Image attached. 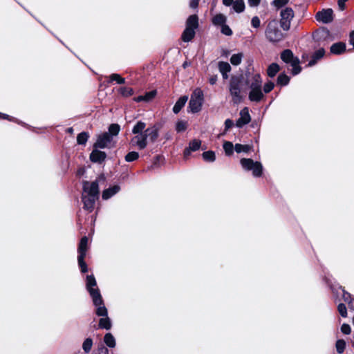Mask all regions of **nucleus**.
<instances>
[{"mask_svg": "<svg viewBox=\"0 0 354 354\" xmlns=\"http://www.w3.org/2000/svg\"><path fill=\"white\" fill-rule=\"evenodd\" d=\"M139 154L138 152L136 151H131L128 153L125 156V160L127 162H132L133 160H136L138 158Z\"/></svg>", "mask_w": 354, "mask_h": 354, "instance_id": "c03bdc74", "label": "nucleus"}, {"mask_svg": "<svg viewBox=\"0 0 354 354\" xmlns=\"http://www.w3.org/2000/svg\"><path fill=\"white\" fill-rule=\"evenodd\" d=\"M290 78L285 74H280L277 77V84L285 86L288 84Z\"/></svg>", "mask_w": 354, "mask_h": 354, "instance_id": "4c0bfd02", "label": "nucleus"}, {"mask_svg": "<svg viewBox=\"0 0 354 354\" xmlns=\"http://www.w3.org/2000/svg\"><path fill=\"white\" fill-rule=\"evenodd\" d=\"M281 58L283 62L288 63L295 57L293 56L292 52L290 50H285L281 53Z\"/></svg>", "mask_w": 354, "mask_h": 354, "instance_id": "2f4dec72", "label": "nucleus"}, {"mask_svg": "<svg viewBox=\"0 0 354 354\" xmlns=\"http://www.w3.org/2000/svg\"><path fill=\"white\" fill-rule=\"evenodd\" d=\"M223 149L227 156H230L233 153L234 147L232 142L226 141L223 143Z\"/></svg>", "mask_w": 354, "mask_h": 354, "instance_id": "473e14b6", "label": "nucleus"}, {"mask_svg": "<svg viewBox=\"0 0 354 354\" xmlns=\"http://www.w3.org/2000/svg\"><path fill=\"white\" fill-rule=\"evenodd\" d=\"M218 68L220 73L222 74L223 78L225 80L227 79V73H229L231 71L230 65L225 62H219L218 64Z\"/></svg>", "mask_w": 354, "mask_h": 354, "instance_id": "dca6fc26", "label": "nucleus"}, {"mask_svg": "<svg viewBox=\"0 0 354 354\" xmlns=\"http://www.w3.org/2000/svg\"><path fill=\"white\" fill-rule=\"evenodd\" d=\"M104 341L109 347L113 348L115 346V339L111 333H106L104 335Z\"/></svg>", "mask_w": 354, "mask_h": 354, "instance_id": "cd10ccee", "label": "nucleus"}, {"mask_svg": "<svg viewBox=\"0 0 354 354\" xmlns=\"http://www.w3.org/2000/svg\"><path fill=\"white\" fill-rule=\"evenodd\" d=\"M199 0H191L189 6L192 8H196L198 5Z\"/></svg>", "mask_w": 354, "mask_h": 354, "instance_id": "bf43d9fd", "label": "nucleus"}, {"mask_svg": "<svg viewBox=\"0 0 354 354\" xmlns=\"http://www.w3.org/2000/svg\"><path fill=\"white\" fill-rule=\"evenodd\" d=\"M105 158L106 153L97 149H94L90 154V159L93 162H101Z\"/></svg>", "mask_w": 354, "mask_h": 354, "instance_id": "2eb2a0df", "label": "nucleus"}, {"mask_svg": "<svg viewBox=\"0 0 354 354\" xmlns=\"http://www.w3.org/2000/svg\"><path fill=\"white\" fill-rule=\"evenodd\" d=\"M146 124L142 121L138 122L132 129V133L136 134L131 139V144L139 149H144L148 142H154L159 136V127L152 125L145 129Z\"/></svg>", "mask_w": 354, "mask_h": 354, "instance_id": "f257e3e1", "label": "nucleus"}, {"mask_svg": "<svg viewBox=\"0 0 354 354\" xmlns=\"http://www.w3.org/2000/svg\"><path fill=\"white\" fill-rule=\"evenodd\" d=\"M188 97L185 95L180 97L173 107L174 113H178L181 110V109L185 106Z\"/></svg>", "mask_w": 354, "mask_h": 354, "instance_id": "412c9836", "label": "nucleus"}, {"mask_svg": "<svg viewBox=\"0 0 354 354\" xmlns=\"http://www.w3.org/2000/svg\"><path fill=\"white\" fill-rule=\"evenodd\" d=\"M109 79L111 81H115L118 84H124L125 80L122 78L119 74L113 73L109 76Z\"/></svg>", "mask_w": 354, "mask_h": 354, "instance_id": "79ce46f5", "label": "nucleus"}, {"mask_svg": "<svg viewBox=\"0 0 354 354\" xmlns=\"http://www.w3.org/2000/svg\"><path fill=\"white\" fill-rule=\"evenodd\" d=\"M203 92L200 88H196L191 95L189 109L192 113H197L201 110L203 103Z\"/></svg>", "mask_w": 354, "mask_h": 354, "instance_id": "7ed1b4c3", "label": "nucleus"}, {"mask_svg": "<svg viewBox=\"0 0 354 354\" xmlns=\"http://www.w3.org/2000/svg\"><path fill=\"white\" fill-rule=\"evenodd\" d=\"M339 314L343 317H347V310L344 304H339L337 307Z\"/></svg>", "mask_w": 354, "mask_h": 354, "instance_id": "8fccbe9b", "label": "nucleus"}, {"mask_svg": "<svg viewBox=\"0 0 354 354\" xmlns=\"http://www.w3.org/2000/svg\"><path fill=\"white\" fill-rule=\"evenodd\" d=\"M325 54V50L324 48H320L315 52L313 55V59L309 62L308 66H311L314 65L317 60L323 57Z\"/></svg>", "mask_w": 354, "mask_h": 354, "instance_id": "c85d7f7f", "label": "nucleus"}, {"mask_svg": "<svg viewBox=\"0 0 354 354\" xmlns=\"http://www.w3.org/2000/svg\"><path fill=\"white\" fill-rule=\"evenodd\" d=\"M88 292L93 299V302L95 306L102 304L103 300L100 292V290L97 288H96L95 290H90Z\"/></svg>", "mask_w": 354, "mask_h": 354, "instance_id": "a211bd4d", "label": "nucleus"}, {"mask_svg": "<svg viewBox=\"0 0 354 354\" xmlns=\"http://www.w3.org/2000/svg\"><path fill=\"white\" fill-rule=\"evenodd\" d=\"M232 125H233L232 120H231L230 119H227L225 120V130H227L228 129L232 127Z\"/></svg>", "mask_w": 354, "mask_h": 354, "instance_id": "6e6d98bb", "label": "nucleus"}, {"mask_svg": "<svg viewBox=\"0 0 354 354\" xmlns=\"http://www.w3.org/2000/svg\"><path fill=\"white\" fill-rule=\"evenodd\" d=\"M288 0H274L272 5L277 8H283L284 6L288 3Z\"/></svg>", "mask_w": 354, "mask_h": 354, "instance_id": "49530a36", "label": "nucleus"}, {"mask_svg": "<svg viewBox=\"0 0 354 354\" xmlns=\"http://www.w3.org/2000/svg\"><path fill=\"white\" fill-rule=\"evenodd\" d=\"M87 244L88 238L86 236H84L82 238L78 248V263L82 272H87V266L84 261L87 251Z\"/></svg>", "mask_w": 354, "mask_h": 354, "instance_id": "423d86ee", "label": "nucleus"}, {"mask_svg": "<svg viewBox=\"0 0 354 354\" xmlns=\"http://www.w3.org/2000/svg\"><path fill=\"white\" fill-rule=\"evenodd\" d=\"M243 57V54L242 53L234 54L230 58V62L234 66H238L241 63Z\"/></svg>", "mask_w": 354, "mask_h": 354, "instance_id": "7c9ffc66", "label": "nucleus"}, {"mask_svg": "<svg viewBox=\"0 0 354 354\" xmlns=\"http://www.w3.org/2000/svg\"><path fill=\"white\" fill-rule=\"evenodd\" d=\"M99 326L101 328L109 330L111 328V322L107 316L101 318L99 321Z\"/></svg>", "mask_w": 354, "mask_h": 354, "instance_id": "bb28decb", "label": "nucleus"}, {"mask_svg": "<svg viewBox=\"0 0 354 354\" xmlns=\"http://www.w3.org/2000/svg\"><path fill=\"white\" fill-rule=\"evenodd\" d=\"M198 27V18L197 15H192L188 17L186 21V28L195 30Z\"/></svg>", "mask_w": 354, "mask_h": 354, "instance_id": "f3484780", "label": "nucleus"}, {"mask_svg": "<svg viewBox=\"0 0 354 354\" xmlns=\"http://www.w3.org/2000/svg\"><path fill=\"white\" fill-rule=\"evenodd\" d=\"M250 100L252 102H259L263 97L261 88H252L248 96Z\"/></svg>", "mask_w": 354, "mask_h": 354, "instance_id": "4468645a", "label": "nucleus"}, {"mask_svg": "<svg viewBox=\"0 0 354 354\" xmlns=\"http://www.w3.org/2000/svg\"><path fill=\"white\" fill-rule=\"evenodd\" d=\"M232 3H233V0H223V3L226 6H229L232 5Z\"/></svg>", "mask_w": 354, "mask_h": 354, "instance_id": "0e129e2a", "label": "nucleus"}, {"mask_svg": "<svg viewBox=\"0 0 354 354\" xmlns=\"http://www.w3.org/2000/svg\"><path fill=\"white\" fill-rule=\"evenodd\" d=\"M230 93L234 103H239L242 100L239 80L237 78H232L230 83Z\"/></svg>", "mask_w": 354, "mask_h": 354, "instance_id": "0eeeda50", "label": "nucleus"}, {"mask_svg": "<svg viewBox=\"0 0 354 354\" xmlns=\"http://www.w3.org/2000/svg\"><path fill=\"white\" fill-rule=\"evenodd\" d=\"M317 21L322 24H329L333 21V11L330 8L323 9L315 15Z\"/></svg>", "mask_w": 354, "mask_h": 354, "instance_id": "6e6552de", "label": "nucleus"}, {"mask_svg": "<svg viewBox=\"0 0 354 354\" xmlns=\"http://www.w3.org/2000/svg\"><path fill=\"white\" fill-rule=\"evenodd\" d=\"M156 95V91H151L150 92L147 93L145 95H144V101L147 102H150L155 97Z\"/></svg>", "mask_w": 354, "mask_h": 354, "instance_id": "09e8293b", "label": "nucleus"}, {"mask_svg": "<svg viewBox=\"0 0 354 354\" xmlns=\"http://www.w3.org/2000/svg\"><path fill=\"white\" fill-rule=\"evenodd\" d=\"M112 137L108 133H104L98 136L96 142L94 145L95 148H105L109 147L111 143Z\"/></svg>", "mask_w": 354, "mask_h": 354, "instance_id": "9d476101", "label": "nucleus"}, {"mask_svg": "<svg viewBox=\"0 0 354 354\" xmlns=\"http://www.w3.org/2000/svg\"><path fill=\"white\" fill-rule=\"evenodd\" d=\"M347 0H339L338 1V5L340 7L341 9H344V3Z\"/></svg>", "mask_w": 354, "mask_h": 354, "instance_id": "69168bd1", "label": "nucleus"}, {"mask_svg": "<svg viewBox=\"0 0 354 354\" xmlns=\"http://www.w3.org/2000/svg\"><path fill=\"white\" fill-rule=\"evenodd\" d=\"M233 9L236 12H241L245 9V3L243 0H236L232 3Z\"/></svg>", "mask_w": 354, "mask_h": 354, "instance_id": "c756f323", "label": "nucleus"}, {"mask_svg": "<svg viewBox=\"0 0 354 354\" xmlns=\"http://www.w3.org/2000/svg\"><path fill=\"white\" fill-rule=\"evenodd\" d=\"M299 61L297 58H293L291 61H290L288 63L291 64L292 67L295 66L299 64Z\"/></svg>", "mask_w": 354, "mask_h": 354, "instance_id": "052dcab7", "label": "nucleus"}, {"mask_svg": "<svg viewBox=\"0 0 354 354\" xmlns=\"http://www.w3.org/2000/svg\"><path fill=\"white\" fill-rule=\"evenodd\" d=\"M227 20L226 17L223 14H217L212 19V24L214 26H223L225 24Z\"/></svg>", "mask_w": 354, "mask_h": 354, "instance_id": "4be33fe9", "label": "nucleus"}, {"mask_svg": "<svg viewBox=\"0 0 354 354\" xmlns=\"http://www.w3.org/2000/svg\"><path fill=\"white\" fill-rule=\"evenodd\" d=\"M348 304L351 308L354 309V299H351Z\"/></svg>", "mask_w": 354, "mask_h": 354, "instance_id": "338daca9", "label": "nucleus"}, {"mask_svg": "<svg viewBox=\"0 0 354 354\" xmlns=\"http://www.w3.org/2000/svg\"><path fill=\"white\" fill-rule=\"evenodd\" d=\"M93 346V341L91 338H87L84 340L82 344V348L85 353H88L91 351Z\"/></svg>", "mask_w": 354, "mask_h": 354, "instance_id": "c9c22d12", "label": "nucleus"}, {"mask_svg": "<svg viewBox=\"0 0 354 354\" xmlns=\"http://www.w3.org/2000/svg\"><path fill=\"white\" fill-rule=\"evenodd\" d=\"M279 66L277 64L272 63L268 66L267 74L269 77H273L279 71Z\"/></svg>", "mask_w": 354, "mask_h": 354, "instance_id": "393cba45", "label": "nucleus"}, {"mask_svg": "<svg viewBox=\"0 0 354 354\" xmlns=\"http://www.w3.org/2000/svg\"><path fill=\"white\" fill-rule=\"evenodd\" d=\"M295 16L293 10L289 7H285L280 11V25L283 30L287 31L290 28L291 21Z\"/></svg>", "mask_w": 354, "mask_h": 354, "instance_id": "39448f33", "label": "nucleus"}, {"mask_svg": "<svg viewBox=\"0 0 354 354\" xmlns=\"http://www.w3.org/2000/svg\"><path fill=\"white\" fill-rule=\"evenodd\" d=\"M221 32L225 35H227V36H230L232 35V30H231V28L227 26L225 24L223 26H221Z\"/></svg>", "mask_w": 354, "mask_h": 354, "instance_id": "de8ad7c7", "label": "nucleus"}, {"mask_svg": "<svg viewBox=\"0 0 354 354\" xmlns=\"http://www.w3.org/2000/svg\"><path fill=\"white\" fill-rule=\"evenodd\" d=\"M209 83L211 84H214L217 81V77L216 76H212L209 78Z\"/></svg>", "mask_w": 354, "mask_h": 354, "instance_id": "e2e57ef3", "label": "nucleus"}, {"mask_svg": "<svg viewBox=\"0 0 354 354\" xmlns=\"http://www.w3.org/2000/svg\"><path fill=\"white\" fill-rule=\"evenodd\" d=\"M251 118L248 108H244L240 112V118L236 121V125L241 127L250 122Z\"/></svg>", "mask_w": 354, "mask_h": 354, "instance_id": "f8f14e48", "label": "nucleus"}, {"mask_svg": "<svg viewBox=\"0 0 354 354\" xmlns=\"http://www.w3.org/2000/svg\"><path fill=\"white\" fill-rule=\"evenodd\" d=\"M203 158L207 162H214L215 160V153L212 151H205L203 153Z\"/></svg>", "mask_w": 354, "mask_h": 354, "instance_id": "58836bf2", "label": "nucleus"}, {"mask_svg": "<svg viewBox=\"0 0 354 354\" xmlns=\"http://www.w3.org/2000/svg\"><path fill=\"white\" fill-rule=\"evenodd\" d=\"M242 167L247 171H252L254 176L259 177L262 174L263 167L261 162L250 158H242L240 160Z\"/></svg>", "mask_w": 354, "mask_h": 354, "instance_id": "20e7f679", "label": "nucleus"}, {"mask_svg": "<svg viewBox=\"0 0 354 354\" xmlns=\"http://www.w3.org/2000/svg\"><path fill=\"white\" fill-rule=\"evenodd\" d=\"M301 71V67L299 66V64L296 65L295 66L292 67V74L297 75Z\"/></svg>", "mask_w": 354, "mask_h": 354, "instance_id": "4d7b16f0", "label": "nucleus"}, {"mask_svg": "<svg viewBox=\"0 0 354 354\" xmlns=\"http://www.w3.org/2000/svg\"><path fill=\"white\" fill-rule=\"evenodd\" d=\"M88 138V134L86 132L80 133L77 135V142L79 145H84Z\"/></svg>", "mask_w": 354, "mask_h": 354, "instance_id": "e433bc0d", "label": "nucleus"}, {"mask_svg": "<svg viewBox=\"0 0 354 354\" xmlns=\"http://www.w3.org/2000/svg\"><path fill=\"white\" fill-rule=\"evenodd\" d=\"M341 331L344 334L348 335L351 333V329L348 324H343L341 326Z\"/></svg>", "mask_w": 354, "mask_h": 354, "instance_id": "864d4df0", "label": "nucleus"}, {"mask_svg": "<svg viewBox=\"0 0 354 354\" xmlns=\"http://www.w3.org/2000/svg\"><path fill=\"white\" fill-rule=\"evenodd\" d=\"M195 30L186 28L182 35L183 41L185 42L191 41L195 36Z\"/></svg>", "mask_w": 354, "mask_h": 354, "instance_id": "b1692460", "label": "nucleus"}, {"mask_svg": "<svg viewBox=\"0 0 354 354\" xmlns=\"http://www.w3.org/2000/svg\"><path fill=\"white\" fill-rule=\"evenodd\" d=\"M187 127V122L183 120L177 122L176 125V129L178 132H183L186 130Z\"/></svg>", "mask_w": 354, "mask_h": 354, "instance_id": "a19ab883", "label": "nucleus"}, {"mask_svg": "<svg viewBox=\"0 0 354 354\" xmlns=\"http://www.w3.org/2000/svg\"><path fill=\"white\" fill-rule=\"evenodd\" d=\"M97 307L96 314L98 316L105 317L108 315V312L106 308L104 306V303L102 304H99L98 306H95Z\"/></svg>", "mask_w": 354, "mask_h": 354, "instance_id": "f704fd0d", "label": "nucleus"}, {"mask_svg": "<svg viewBox=\"0 0 354 354\" xmlns=\"http://www.w3.org/2000/svg\"><path fill=\"white\" fill-rule=\"evenodd\" d=\"M119 92L124 97H129L133 94V89L129 87H121Z\"/></svg>", "mask_w": 354, "mask_h": 354, "instance_id": "ea45409f", "label": "nucleus"}, {"mask_svg": "<svg viewBox=\"0 0 354 354\" xmlns=\"http://www.w3.org/2000/svg\"><path fill=\"white\" fill-rule=\"evenodd\" d=\"M83 194L98 197L99 187L98 183L96 181L89 183L84 182L83 184Z\"/></svg>", "mask_w": 354, "mask_h": 354, "instance_id": "1a4fd4ad", "label": "nucleus"}, {"mask_svg": "<svg viewBox=\"0 0 354 354\" xmlns=\"http://www.w3.org/2000/svg\"><path fill=\"white\" fill-rule=\"evenodd\" d=\"M247 83L250 85V89L261 88L262 80L259 73H255L248 76Z\"/></svg>", "mask_w": 354, "mask_h": 354, "instance_id": "9b49d317", "label": "nucleus"}, {"mask_svg": "<svg viewBox=\"0 0 354 354\" xmlns=\"http://www.w3.org/2000/svg\"><path fill=\"white\" fill-rule=\"evenodd\" d=\"M336 349L338 353H342L346 347V342L343 339H339L336 342Z\"/></svg>", "mask_w": 354, "mask_h": 354, "instance_id": "37998d69", "label": "nucleus"}, {"mask_svg": "<svg viewBox=\"0 0 354 354\" xmlns=\"http://www.w3.org/2000/svg\"><path fill=\"white\" fill-rule=\"evenodd\" d=\"M120 131V126L117 124H111L109 128V135L111 136H116Z\"/></svg>", "mask_w": 354, "mask_h": 354, "instance_id": "a18cd8bd", "label": "nucleus"}, {"mask_svg": "<svg viewBox=\"0 0 354 354\" xmlns=\"http://www.w3.org/2000/svg\"><path fill=\"white\" fill-rule=\"evenodd\" d=\"M260 0H248V4L250 6H257L259 4Z\"/></svg>", "mask_w": 354, "mask_h": 354, "instance_id": "13d9d810", "label": "nucleus"}, {"mask_svg": "<svg viewBox=\"0 0 354 354\" xmlns=\"http://www.w3.org/2000/svg\"><path fill=\"white\" fill-rule=\"evenodd\" d=\"M274 86V84L272 82H268L263 86V91L266 93L270 92Z\"/></svg>", "mask_w": 354, "mask_h": 354, "instance_id": "3c124183", "label": "nucleus"}, {"mask_svg": "<svg viewBox=\"0 0 354 354\" xmlns=\"http://www.w3.org/2000/svg\"><path fill=\"white\" fill-rule=\"evenodd\" d=\"M251 149V146L250 145H243L241 144H236L234 146V150L236 153L245 152L248 153Z\"/></svg>", "mask_w": 354, "mask_h": 354, "instance_id": "72a5a7b5", "label": "nucleus"}, {"mask_svg": "<svg viewBox=\"0 0 354 354\" xmlns=\"http://www.w3.org/2000/svg\"><path fill=\"white\" fill-rule=\"evenodd\" d=\"M343 292V299L344 301L348 303L349 300L351 299V295L348 292H346L344 290Z\"/></svg>", "mask_w": 354, "mask_h": 354, "instance_id": "5fc2aeb1", "label": "nucleus"}, {"mask_svg": "<svg viewBox=\"0 0 354 354\" xmlns=\"http://www.w3.org/2000/svg\"><path fill=\"white\" fill-rule=\"evenodd\" d=\"M97 282L93 275H88L86 277V288L88 291L95 290Z\"/></svg>", "mask_w": 354, "mask_h": 354, "instance_id": "a878e982", "label": "nucleus"}, {"mask_svg": "<svg viewBox=\"0 0 354 354\" xmlns=\"http://www.w3.org/2000/svg\"><path fill=\"white\" fill-rule=\"evenodd\" d=\"M120 188L118 185H114L112 187L105 189L102 193V198L104 200H107L110 198L111 196L118 193L120 191Z\"/></svg>", "mask_w": 354, "mask_h": 354, "instance_id": "6ab92c4d", "label": "nucleus"}, {"mask_svg": "<svg viewBox=\"0 0 354 354\" xmlns=\"http://www.w3.org/2000/svg\"><path fill=\"white\" fill-rule=\"evenodd\" d=\"M266 36L270 42L273 43L279 42L285 37V35L279 30L277 22L275 20L271 21L268 24Z\"/></svg>", "mask_w": 354, "mask_h": 354, "instance_id": "f03ea898", "label": "nucleus"}, {"mask_svg": "<svg viewBox=\"0 0 354 354\" xmlns=\"http://www.w3.org/2000/svg\"><path fill=\"white\" fill-rule=\"evenodd\" d=\"M346 50V45L344 43L339 42L333 44L330 47V52L333 54L339 55L344 52Z\"/></svg>", "mask_w": 354, "mask_h": 354, "instance_id": "aec40b11", "label": "nucleus"}, {"mask_svg": "<svg viewBox=\"0 0 354 354\" xmlns=\"http://www.w3.org/2000/svg\"><path fill=\"white\" fill-rule=\"evenodd\" d=\"M85 169L84 168H80L77 170V175L82 176L84 174Z\"/></svg>", "mask_w": 354, "mask_h": 354, "instance_id": "774afa93", "label": "nucleus"}, {"mask_svg": "<svg viewBox=\"0 0 354 354\" xmlns=\"http://www.w3.org/2000/svg\"><path fill=\"white\" fill-rule=\"evenodd\" d=\"M251 24H252V26L254 27V28H259L261 25V21L259 19V18L257 16L255 17H253L252 19V21H251Z\"/></svg>", "mask_w": 354, "mask_h": 354, "instance_id": "603ef678", "label": "nucleus"}, {"mask_svg": "<svg viewBox=\"0 0 354 354\" xmlns=\"http://www.w3.org/2000/svg\"><path fill=\"white\" fill-rule=\"evenodd\" d=\"M201 141L198 140H194L189 143V146L188 149L185 150V155L187 156L189 154L190 151H194L198 150L201 147Z\"/></svg>", "mask_w": 354, "mask_h": 354, "instance_id": "5701e85b", "label": "nucleus"}, {"mask_svg": "<svg viewBox=\"0 0 354 354\" xmlns=\"http://www.w3.org/2000/svg\"><path fill=\"white\" fill-rule=\"evenodd\" d=\"M350 44L353 46L354 48V30H353L351 33H350Z\"/></svg>", "mask_w": 354, "mask_h": 354, "instance_id": "680f3d73", "label": "nucleus"}, {"mask_svg": "<svg viewBox=\"0 0 354 354\" xmlns=\"http://www.w3.org/2000/svg\"><path fill=\"white\" fill-rule=\"evenodd\" d=\"M97 198H98V197H96V196L82 194V201L84 203V207L90 212L92 211L94 207L95 201Z\"/></svg>", "mask_w": 354, "mask_h": 354, "instance_id": "ddd939ff", "label": "nucleus"}]
</instances>
